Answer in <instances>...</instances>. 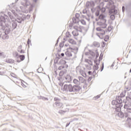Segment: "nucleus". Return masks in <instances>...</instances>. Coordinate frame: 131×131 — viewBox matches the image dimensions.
<instances>
[{"instance_id":"obj_1","label":"nucleus","mask_w":131,"mask_h":131,"mask_svg":"<svg viewBox=\"0 0 131 131\" xmlns=\"http://www.w3.org/2000/svg\"><path fill=\"white\" fill-rule=\"evenodd\" d=\"M105 15L101 14L99 18L101 21L98 23V25L101 26V28H106L107 27V24H106V20L105 19Z\"/></svg>"},{"instance_id":"obj_2","label":"nucleus","mask_w":131,"mask_h":131,"mask_svg":"<svg viewBox=\"0 0 131 131\" xmlns=\"http://www.w3.org/2000/svg\"><path fill=\"white\" fill-rule=\"evenodd\" d=\"M96 30L99 31V32L97 33V35H98L100 38H103V36L105 35V31L102 30L101 27L97 28Z\"/></svg>"},{"instance_id":"obj_3","label":"nucleus","mask_w":131,"mask_h":131,"mask_svg":"<svg viewBox=\"0 0 131 131\" xmlns=\"http://www.w3.org/2000/svg\"><path fill=\"white\" fill-rule=\"evenodd\" d=\"M63 90L67 92H73V86H72V85L71 84H65L63 88Z\"/></svg>"},{"instance_id":"obj_4","label":"nucleus","mask_w":131,"mask_h":131,"mask_svg":"<svg viewBox=\"0 0 131 131\" xmlns=\"http://www.w3.org/2000/svg\"><path fill=\"white\" fill-rule=\"evenodd\" d=\"M15 58H16V60L17 62H18L19 63V62H21V61H23L25 60V56H24V55H21L19 56V55H18V53H15Z\"/></svg>"},{"instance_id":"obj_5","label":"nucleus","mask_w":131,"mask_h":131,"mask_svg":"<svg viewBox=\"0 0 131 131\" xmlns=\"http://www.w3.org/2000/svg\"><path fill=\"white\" fill-rule=\"evenodd\" d=\"M10 29H6L5 31V35L3 36V39H8L9 38V35L8 34L10 33Z\"/></svg>"},{"instance_id":"obj_6","label":"nucleus","mask_w":131,"mask_h":131,"mask_svg":"<svg viewBox=\"0 0 131 131\" xmlns=\"http://www.w3.org/2000/svg\"><path fill=\"white\" fill-rule=\"evenodd\" d=\"M73 90L75 91V92H79V91L81 90V87L78 85H74L73 87Z\"/></svg>"},{"instance_id":"obj_7","label":"nucleus","mask_w":131,"mask_h":131,"mask_svg":"<svg viewBox=\"0 0 131 131\" xmlns=\"http://www.w3.org/2000/svg\"><path fill=\"white\" fill-rule=\"evenodd\" d=\"M67 82H70L71 81V76L70 75H68L65 77Z\"/></svg>"},{"instance_id":"obj_8","label":"nucleus","mask_w":131,"mask_h":131,"mask_svg":"<svg viewBox=\"0 0 131 131\" xmlns=\"http://www.w3.org/2000/svg\"><path fill=\"white\" fill-rule=\"evenodd\" d=\"M21 85L23 88H27V85H28V84H27V83H26L25 81L22 80L21 81Z\"/></svg>"},{"instance_id":"obj_9","label":"nucleus","mask_w":131,"mask_h":131,"mask_svg":"<svg viewBox=\"0 0 131 131\" xmlns=\"http://www.w3.org/2000/svg\"><path fill=\"white\" fill-rule=\"evenodd\" d=\"M66 72H67V70H64V71H60L59 74V76H60V77L63 76L64 75V74H65V73H66Z\"/></svg>"},{"instance_id":"obj_10","label":"nucleus","mask_w":131,"mask_h":131,"mask_svg":"<svg viewBox=\"0 0 131 131\" xmlns=\"http://www.w3.org/2000/svg\"><path fill=\"white\" fill-rule=\"evenodd\" d=\"M69 42L72 43V45H76V41H75L73 39H69Z\"/></svg>"},{"instance_id":"obj_11","label":"nucleus","mask_w":131,"mask_h":131,"mask_svg":"<svg viewBox=\"0 0 131 131\" xmlns=\"http://www.w3.org/2000/svg\"><path fill=\"white\" fill-rule=\"evenodd\" d=\"M110 13L111 14H114V15H116V14H117V10L115 9H112V10L110 11Z\"/></svg>"},{"instance_id":"obj_12","label":"nucleus","mask_w":131,"mask_h":131,"mask_svg":"<svg viewBox=\"0 0 131 131\" xmlns=\"http://www.w3.org/2000/svg\"><path fill=\"white\" fill-rule=\"evenodd\" d=\"M66 55L67 57H72V54L69 51H68L66 52Z\"/></svg>"},{"instance_id":"obj_13","label":"nucleus","mask_w":131,"mask_h":131,"mask_svg":"<svg viewBox=\"0 0 131 131\" xmlns=\"http://www.w3.org/2000/svg\"><path fill=\"white\" fill-rule=\"evenodd\" d=\"M101 60L99 59V60H98V59H95V61H94V63H95L96 65H100V61Z\"/></svg>"},{"instance_id":"obj_14","label":"nucleus","mask_w":131,"mask_h":131,"mask_svg":"<svg viewBox=\"0 0 131 131\" xmlns=\"http://www.w3.org/2000/svg\"><path fill=\"white\" fill-rule=\"evenodd\" d=\"M93 69H94V70H98V69H99V65L95 64L94 66Z\"/></svg>"},{"instance_id":"obj_15","label":"nucleus","mask_w":131,"mask_h":131,"mask_svg":"<svg viewBox=\"0 0 131 131\" xmlns=\"http://www.w3.org/2000/svg\"><path fill=\"white\" fill-rule=\"evenodd\" d=\"M99 9H100L101 10V11L102 13H105V12L106 11L105 8H102V9H101V8L100 7H99Z\"/></svg>"},{"instance_id":"obj_16","label":"nucleus","mask_w":131,"mask_h":131,"mask_svg":"<svg viewBox=\"0 0 131 131\" xmlns=\"http://www.w3.org/2000/svg\"><path fill=\"white\" fill-rule=\"evenodd\" d=\"M73 21L74 23H78V18H73Z\"/></svg>"},{"instance_id":"obj_17","label":"nucleus","mask_w":131,"mask_h":131,"mask_svg":"<svg viewBox=\"0 0 131 131\" xmlns=\"http://www.w3.org/2000/svg\"><path fill=\"white\" fill-rule=\"evenodd\" d=\"M107 29H108V30L109 31H111L113 29V27L112 26H108Z\"/></svg>"},{"instance_id":"obj_18","label":"nucleus","mask_w":131,"mask_h":131,"mask_svg":"<svg viewBox=\"0 0 131 131\" xmlns=\"http://www.w3.org/2000/svg\"><path fill=\"white\" fill-rule=\"evenodd\" d=\"M110 18H111V20H114V19H115V15H111Z\"/></svg>"},{"instance_id":"obj_19","label":"nucleus","mask_w":131,"mask_h":131,"mask_svg":"<svg viewBox=\"0 0 131 131\" xmlns=\"http://www.w3.org/2000/svg\"><path fill=\"white\" fill-rule=\"evenodd\" d=\"M103 53H101L99 56V60H100V61L101 60L103 59Z\"/></svg>"},{"instance_id":"obj_20","label":"nucleus","mask_w":131,"mask_h":131,"mask_svg":"<svg viewBox=\"0 0 131 131\" xmlns=\"http://www.w3.org/2000/svg\"><path fill=\"white\" fill-rule=\"evenodd\" d=\"M64 67L63 66H60L58 68V70H62V69H64Z\"/></svg>"},{"instance_id":"obj_21","label":"nucleus","mask_w":131,"mask_h":131,"mask_svg":"<svg viewBox=\"0 0 131 131\" xmlns=\"http://www.w3.org/2000/svg\"><path fill=\"white\" fill-rule=\"evenodd\" d=\"M109 39V36H106L105 38H104L105 41H107V40Z\"/></svg>"},{"instance_id":"obj_22","label":"nucleus","mask_w":131,"mask_h":131,"mask_svg":"<svg viewBox=\"0 0 131 131\" xmlns=\"http://www.w3.org/2000/svg\"><path fill=\"white\" fill-rule=\"evenodd\" d=\"M95 15L97 16H99V15H100V11H96Z\"/></svg>"},{"instance_id":"obj_23","label":"nucleus","mask_w":131,"mask_h":131,"mask_svg":"<svg viewBox=\"0 0 131 131\" xmlns=\"http://www.w3.org/2000/svg\"><path fill=\"white\" fill-rule=\"evenodd\" d=\"M73 82H74V83H77V82H78V80H77V79H74V80H73Z\"/></svg>"},{"instance_id":"obj_24","label":"nucleus","mask_w":131,"mask_h":131,"mask_svg":"<svg viewBox=\"0 0 131 131\" xmlns=\"http://www.w3.org/2000/svg\"><path fill=\"white\" fill-rule=\"evenodd\" d=\"M74 29H76V30H78V29H79L78 27L77 26H74Z\"/></svg>"},{"instance_id":"obj_25","label":"nucleus","mask_w":131,"mask_h":131,"mask_svg":"<svg viewBox=\"0 0 131 131\" xmlns=\"http://www.w3.org/2000/svg\"><path fill=\"white\" fill-rule=\"evenodd\" d=\"M63 84H64V83H63V82H60L59 83V85H60V86H63Z\"/></svg>"},{"instance_id":"obj_26","label":"nucleus","mask_w":131,"mask_h":131,"mask_svg":"<svg viewBox=\"0 0 131 131\" xmlns=\"http://www.w3.org/2000/svg\"><path fill=\"white\" fill-rule=\"evenodd\" d=\"M20 54H24V53H25V52L24 51V50H21L20 51Z\"/></svg>"},{"instance_id":"obj_27","label":"nucleus","mask_w":131,"mask_h":131,"mask_svg":"<svg viewBox=\"0 0 131 131\" xmlns=\"http://www.w3.org/2000/svg\"><path fill=\"white\" fill-rule=\"evenodd\" d=\"M4 56V52H0V57Z\"/></svg>"},{"instance_id":"obj_28","label":"nucleus","mask_w":131,"mask_h":131,"mask_svg":"<svg viewBox=\"0 0 131 131\" xmlns=\"http://www.w3.org/2000/svg\"><path fill=\"white\" fill-rule=\"evenodd\" d=\"M102 47H105V46H106V43H105V42H102Z\"/></svg>"},{"instance_id":"obj_29","label":"nucleus","mask_w":131,"mask_h":131,"mask_svg":"<svg viewBox=\"0 0 131 131\" xmlns=\"http://www.w3.org/2000/svg\"><path fill=\"white\" fill-rule=\"evenodd\" d=\"M98 57H99V53H97L96 55V59H97V58H98Z\"/></svg>"},{"instance_id":"obj_30","label":"nucleus","mask_w":131,"mask_h":131,"mask_svg":"<svg viewBox=\"0 0 131 131\" xmlns=\"http://www.w3.org/2000/svg\"><path fill=\"white\" fill-rule=\"evenodd\" d=\"M88 74H89V75H91L92 74V72L89 71V72H88Z\"/></svg>"},{"instance_id":"obj_31","label":"nucleus","mask_w":131,"mask_h":131,"mask_svg":"<svg viewBox=\"0 0 131 131\" xmlns=\"http://www.w3.org/2000/svg\"><path fill=\"white\" fill-rule=\"evenodd\" d=\"M69 124H70V123H67L66 124V127H67V126H68L69 125Z\"/></svg>"},{"instance_id":"obj_32","label":"nucleus","mask_w":131,"mask_h":131,"mask_svg":"<svg viewBox=\"0 0 131 131\" xmlns=\"http://www.w3.org/2000/svg\"><path fill=\"white\" fill-rule=\"evenodd\" d=\"M89 5H90V3H87L86 6L89 7Z\"/></svg>"},{"instance_id":"obj_33","label":"nucleus","mask_w":131,"mask_h":131,"mask_svg":"<svg viewBox=\"0 0 131 131\" xmlns=\"http://www.w3.org/2000/svg\"><path fill=\"white\" fill-rule=\"evenodd\" d=\"M61 56H62V57H64V53H61Z\"/></svg>"},{"instance_id":"obj_34","label":"nucleus","mask_w":131,"mask_h":131,"mask_svg":"<svg viewBox=\"0 0 131 131\" xmlns=\"http://www.w3.org/2000/svg\"><path fill=\"white\" fill-rule=\"evenodd\" d=\"M119 115H122V113H121V112L119 113Z\"/></svg>"},{"instance_id":"obj_35","label":"nucleus","mask_w":131,"mask_h":131,"mask_svg":"<svg viewBox=\"0 0 131 131\" xmlns=\"http://www.w3.org/2000/svg\"><path fill=\"white\" fill-rule=\"evenodd\" d=\"M58 80H59L60 81H61V80H62V78L61 77L60 78L58 79Z\"/></svg>"},{"instance_id":"obj_36","label":"nucleus","mask_w":131,"mask_h":131,"mask_svg":"<svg viewBox=\"0 0 131 131\" xmlns=\"http://www.w3.org/2000/svg\"><path fill=\"white\" fill-rule=\"evenodd\" d=\"M103 1H104V2H108V0H103Z\"/></svg>"},{"instance_id":"obj_37","label":"nucleus","mask_w":131,"mask_h":131,"mask_svg":"<svg viewBox=\"0 0 131 131\" xmlns=\"http://www.w3.org/2000/svg\"><path fill=\"white\" fill-rule=\"evenodd\" d=\"M73 34H74V35H76V34H75V35H74V31L73 32Z\"/></svg>"},{"instance_id":"obj_38","label":"nucleus","mask_w":131,"mask_h":131,"mask_svg":"<svg viewBox=\"0 0 131 131\" xmlns=\"http://www.w3.org/2000/svg\"><path fill=\"white\" fill-rule=\"evenodd\" d=\"M70 50H71V51H72V49H71V48H70Z\"/></svg>"},{"instance_id":"obj_39","label":"nucleus","mask_w":131,"mask_h":131,"mask_svg":"<svg viewBox=\"0 0 131 131\" xmlns=\"http://www.w3.org/2000/svg\"><path fill=\"white\" fill-rule=\"evenodd\" d=\"M28 44L29 43V41H28Z\"/></svg>"},{"instance_id":"obj_40","label":"nucleus","mask_w":131,"mask_h":131,"mask_svg":"<svg viewBox=\"0 0 131 131\" xmlns=\"http://www.w3.org/2000/svg\"><path fill=\"white\" fill-rule=\"evenodd\" d=\"M113 102H114V101H112V103H113Z\"/></svg>"},{"instance_id":"obj_41","label":"nucleus","mask_w":131,"mask_h":131,"mask_svg":"<svg viewBox=\"0 0 131 131\" xmlns=\"http://www.w3.org/2000/svg\"><path fill=\"white\" fill-rule=\"evenodd\" d=\"M119 111H120V108H119Z\"/></svg>"}]
</instances>
